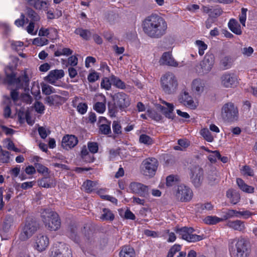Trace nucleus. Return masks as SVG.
Returning <instances> with one entry per match:
<instances>
[{
    "label": "nucleus",
    "mask_w": 257,
    "mask_h": 257,
    "mask_svg": "<svg viewBox=\"0 0 257 257\" xmlns=\"http://www.w3.org/2000/svg\"><path fill=\"white\" fill-rule=\"evenodd\" d=\"M247 9L246 8H242L241 14L239 16V21L243 27L245 26V21L246 20V12Z\"/></svg>",
    "instance_id": "4d7b16f0"
},
{
    "label": "nucleus",
    "mask_w": 257,
    "mask_h": 257,
    "mask_svg": "<svg viewBox=\"0 0 257 257\" xmlns=\"http://www.w3.org/2000/svg\"><path fill=\"white\" fill-rule=\"evenodd\" d=\"M105 103L106 99L105 96H103L102 101L97 102L94 103L93 107L94 110L99 113H103L106 109Z\"/></svg>",
    "instance_id": "c756f323"
},
{
    "label": "nucleus",
    "mask_w": 257,
    "mask_h": 257,
    "mask_svg": "<svg viewBox=\"0 0 257 257\" xmlns=\"http://www.w3.org/2000/svg\"><path fill=\"white\" fill-rule=\"evenodd\" d=\"M118 107L116 105V104H115V103L114 104L108 103V114L110 117L115 116V115L117 112Z\"/></svg>",
    "instance_id": "09e8293b"
},
{
    "label": "nucleus",
    "mask_w": 257,
    "mask_h": 257,
    "mask_svg": "<svg viewBox=\"0 0 257 257\" xmlns=\"http://www.w3.org/2000/svg\"><path fill=\"white\" fill-rule=\"evenodd\" d=\"M34 246L39 251L45 250L49 244V239L44 234H38L34 239Z\"/></svg>",
    "instance_id": "dca6fc26"
},
{
    "label": "nucleus",
    "mask_w": 257,
    "mask_h": 257,
    "mask_svg": "<svg viewBox=\"0 0 257 257\" xmlns=\"http://www.w3.org/2000/svg\"><path fill=\"white\" fill-rule=\"evenodd\" d=\"M179 181L177 176L171 175L166 178V185L168 187H172L178 184Z\"/></svg>",
    "instance_id": "a19ab883"
},
{
    "label": "nucleus",
    "mask_w": 257,
    "mask_h": 257,
    "mask_svg": "<svg viewBox=\"0 0 257 257\" xmlns=\"http://www.w3.org/2000/svg\"><path fill=\"white\" fill-rule=\"evenodd\" d=\"M226 225L231 229L239 231H243L245 228L244 222L239 220H229L227 222Z\"/></svg>",
    "instance_id": "b1692460"
},
{
    "label": "nucleus",
    "mask_w": 257,
    "mask_h": 257,
    "mask_svg": "<svg viewBox=\"0 0 257 257\" xmlns=\"http://www.w3.org/2000/svg\"><path fill=\"white\" fill-rule=\"evenodd\" d=\"M68 235L75 242L78 243L80 241L79 229L76 225H71L69 227Z\"/></svg>",
    "instance_id": "393cba45"
},
{
    "label": "nucleus",
    "mask_w": 257,
    "mask_h": 257,
    "mask_svg": "<svg viewBox=\"0 0 257 257\" xmlns=\"http://www.w3.org/2000/svg\"><path fill=\"white\" fill-rule=\"evenodd\" d=\"M41 86L42 93L45 95H48L57 92L52 86L48 84L43 83L41 84Z\"/></svg>",
    "instance_id": "37998d69"
},
{
    "label": "nucleus",
    "mask_w": 257,
    "mask_h": 257,
    "mask_svg": "<svg viewBox=\"0 0 257 257\" xmlns=\"http://www.w3.org/2000/svg\"><path fill=\"white\" fill-rule=\"evenodd\" d=\"M158 161L155 158H148L142 163L144 174L148 176L154 175L157 168Z\"/></svg>",
    "instance_id": "9b49d317"
},
{
    "label": "nucleus",
    "mask_w": 257,
    "mask_h": 257,
    "mask_svg": "<svg viewBox=\"0 0 257 257\" xmlns=\"http://www.w3.org/2000/svg\"><path fill=\"white\" fill-rule=\"evenodd\" d=\"M38 228L37 222L34 220H28L20 235L19 238L21 240H26L31 237Z\"/></svg>",
    "instance_id": "9d476101"
},
{
    "label": "nucleus",
    "mask_w": 257,
    "mask_h": 257,
    "mask_svg": "<svg viewBox=\"0 0 257 257\" xmlns=\"http://www.w3.org/2000/svg\"><path fill=\"white\" fill-rule=\"evenodd\" d=\"M6 81L10 84H15L18 88H24L26 89L29 84V78L25 71L22 76L18 78H16V75L14 73L12 72L11 74H8L6 69Z\"/></svg>",
    "instance_id": "0eeeda50"
},
{
    "label": "nucleus",
    "mask_w": 257,
    "mask_h": 257,
    "mask_svg": "<svg viewBox=\"0 0 257 257\" xmlns=\"http://www.w3.org/2000/svg\"><path fill=\"white\" fill-rule=\"evenodd\" d=\"M174 194L176 199L181 202L189 201L193 197L192 190L184 184L178 185Z\"/></svg>",
    "instance_id": "6e6552de"
},
{
    "label": "nucleus",
    "mask_w": 257,
    "mask_h": 257,
    "mask_svg": "<svg viewBox=\"0 0 257 257\" xmlns=\"http://www.w3.org/2000/svg\"><path fill=\"white\" fill-rule=\"evenodd\" d=\"M100 132L104 135H108L111 133L110 122L102 123L99 125Z\"/></svg>",
    "instance_id": "a18cd8bd"
},
{
    "label": "nucleus",
    "mask_w": 257,
    "mask_h": 257,
    "mask_svg": "<svg viewBox=\"0 0 257 257\" xmlns=\"http://www.w3.org/2000/svg\"><path fill=\"white\" fill-rule=\"evenodd\" d=\"M88 108L87 104L85 103H79L77 106V110L81 114H85Z\"/></svg>",
    "instance_id": "e2e57ef3"
},
{
    "label": "nucleus",
    "mask_w": 257,
    "mask_h": 257,
    "mask_svg": "<svg viewBox=\"0 0 257 257\" xmlns=\"http://www.w3.org/2000/svg\"><path fill=\"white\" fill-rule=\"evenodd\" d=\"M229 29L234 34L240 35L242 33L240 25L235 19H232L229 20L228 23Z\"/></svg>",
    "instance_id": "a878e982"
},
{
    "label": "nucleus",
    "mask_w": 257,
    "mask_h": 257,
    "mask_svg": "<svg viewBox=\"0 0 257 257\" xmlns=\"http://www.w3.org/2000/svg\"><path fill=\"white\" fill-rule=\"evenodd\" d=\"M214 63V56L212 53H207L205 54L203 60L200 62V72L207 74L212 69Z\"/></svg>",
    "instance_id": "4468645a"
},
{
    "label": "nucleus",
    "mask_w": 257,
    "mask_h": 257,
    "mask_svg": "<svg viewBox=\"0 0 257 257\" xmlns=\"http://www.w3.org/2000/svg\"><path fill=\"white\" fill-rule=\"evenodd\" d=\"M238 83L236 75L232 72L224 73L220 77L221 85L226 88L235 87Z\"/></svg>",
    "instance_id": "1a4fd4ad"
},
{
    "label": "nucleus",
    "mask_w": 257,
    "mask_h": 257,
    "mask_svg": "<svg viewBox=\"0 0 257 257\" xmlns=\"http://www.w3.org/2000/svg\"><path fill=\"white\" fill-rule=\"evenodd\" d=\"M39 186L49 188L54 187L56 185V181L50 177H44L38 181Z\"/></svg>",
    "instance_id": "5701e85b"
},
{
    "label": "nucleus",
    "mask_w": 257,
    "mask_h": 257,
    "mask_svg": "<svg viewBox=\"0 0 257 257\" xmlns=\"http://www.w3.org/2000/svg\"><path fill=\"white\" fill-rule=\"evenodd\" d=\"M64 75V72L63 70H54L51 71L49 74L45 77V80L49 83L57 86L56 84L57 81L62 78Z\"/></svg>",
    "instance_id": "a211bd4d"
},
{
    "label": "nucleus",
    "mask_w": 257,
    "mask_h": 257,
    "mask_svg": "<svg viewBox=\"0 0 257 257\" xmlns=\"http://www.w3.org/2000/svg\"><path fill=\"white\" fill-rule=\"evenodd\" d=\"M236 183L238 187L242 191L247 193H252L254 192V188L252 186L247 185L241 179L237 178Z\"/></svg>",
    "instance_id": "bb28decb"
},
{
    "label": "nucleus",
    "mask_w": 257,
    "mask_h": 257,
    "mask_svg": "<svg viewBox=\"0 0 257 257\" xmlns=\"http://www.w3.org/2000/svg\"><path fill=\"white\" fill-rule=\"evenodd\" d=\"M240 211L235 210H229L224 216V220L233 217H240Z\"/></svg>",
    "instance_id": "49530a36"
},
{
    "label": "nucleus",
    "mask_w": 257,
    "mask_h": 257,
    "mask_svg": "<svg viewBox=\"0 0 257 257\" xmlns=\"http://www.w3.org/2000/svg\"><path fill=\"white\" fill-rule=\"evenodd\" d=\"M224 220V218H221L216 216H207L204 218L203 221L207 224L214 225Z\"/></svg>",
    "instance_id": "7c9ffc66"
},
{
    "label": "nucleus",
    "mask_w": 257,
    "mask_h": 257,
    "mask_svg": "<svg viewBox=\"0 0 257 257\" xmlns=\"http://www.w3.org/2000/svg\"><path fill=\"white\" fill-rule=\"evenodd\" d=\"M194 229L192 227H183L176 229V233L182 239L190 242H194L202 240L203 235L194 234Z\"/></svg>",
    "instance_id": "423d86ee"
},
{
    "label": "nucleus",
    "mask_w": 257,
    "mask_h": 257,
    "mask_svg": "<svg viewBox=\"0 0 257 257\" xmlns=\"http://www.w3.org/2000/svg\"><path fill=\"white\" fill-rule=\"evenodd\" d=\"M78 141L76 137L72 135H67L63 137L62 140V146L68 150L74 148L77 144Z\"/></svg>",
    "instance_id": "6ab92c4d"
},
{
    "label": "nucleus",
    "mask_w": 257,
    "mask_h": 257,
    "mask_svg": "<svg viewBox=\"0 0 257 257\" xmlns=\"http://www.w3.org/2000/svg\"><path fill=\"white\" fill-rule=\"evenodd\" d=\"M205 83L203 80L195 79L191 83V89L193 94L196 95H200L204 91Z\"/></svg>",
    "instance_id": "aec40b11"
},
{
    "label": "nucleus",
    "mask_w": 257,
    "mask_h": 257,
    "mask_svg": "<svg viewBox=\"0 0 257 257\" xmlns=\"http://www.w3.org/2000/svg\"><path fill=\"white\" fill-rule=\"evenodd\" d=\"M50 257H72L71 251L67 247L63 252H60L59 250L52 251Z\"/></svg>",
    "instance_id": "2f4dec72"
},
{
    "label": "nucleus",
    "mask_w": 257,
    "mask_h": 257,
    "mask_svg": "<svg viewBox=\"0 0 257 257\" xmlns=\"http://www.w3.org/2000/svg\"><path fill=\"white\" fill-rule=\"evenodd\" d=\"M41 217L45 227L48 230L56 231L60 227L59 217L56 212L51 209H44L41 213Z\"/></svg>",
    "instance_id": "7ed1b4c3"
},
{
    "label": "nucleus",
    "mask_w": 257,
    "mask_h": 257,
    "mask_svg": "<svg viewBox=\"0 0 257 257\" xmlns=\"http://www.w3.org/2000/svg\"><path fill=\"white\" fill-rule=\"evenodd\" d=\"M97 183L90 181L87 180L84 182L83 184V187L86 192H91L96 189Z\"/></svg>",
    "instance_id": "72a5a7b5"
},
{
    "label": "nucleus",
    "mask_w": 257,
    "mask_h": 257,
    "mask_svg": "<svg viewBox=\"0 0 257 257\" xmlns=\"http://www.w3.org/2000/svg\"><path fill=\"white\" fill-rule=\"evenodd\" d=\"M221 158V155L219 152L217 151L212 152V154L208 156V160L211 163H215L217 159H219Z\"/></svg>",
    "instance_id": "13d9d810"
},
{
    "label": "nucleus",
    "mask_w": 257,
    "mask_h": 257,
    "mask_svg": "<svg viewBox=\"0 0 257 257\" xmlns=\"http://www.w3.org/2000/svg\"><path fill=\"white\" fill-rule=\"evenodd\" d=\"M110 80L113 84L115 87L120 88H125V85L123 82H122L119 78L115 76L114 75H111L110 76Z\"/></svg>",
    "instance_id": "e433bc0d"
},
{
    "label": "nucleus",
    "mask_w": 257,
    "mask_h": 257,
    "mask_svg": "<svg viewBox=\"0 0 257 257\" xmlns=\"http://www.w3.org/2000/svg\"><path fill=\"white\" fill-rule=\"evenodd\" d=\"M48 43V40L45 38L38 37L33 40V44L38 46L46 45Z\"/></svg>",
    "instance_id": "8fccbe9b"
},
{
    "label": "nucleus",
    "mask_w": 257,
    "mask_h": 257,
    "mask_svg": "<svg viewBox=\"0 0 257 257\" xmlns=\"http://www.w3.org/2000/svg\"><path fill=\"white\" fill-rule=\"evenodd\" d=\"M243 175L252 176L253 175V170L248 166H244L241 170Z\"/></svg>",
    "instance_id": "69168bd1"
},
{
    "label": "nucleus",
    "mask_w": 257,
    "mask_h": 257,
    "mask_svg": "<svg viewBox=\"0 0 257 257\" xmlns=\"http://www.w3.org/2000/svg\"><path fill=\"white\" fill-rule=\"evenodd\" d=\"M103 214L100 217L102 220H112L114 218V216L112 212L108 209H103Z\"/></svg>",
    "instance_id": "4c0bfd02"
},
{
    "label": "nucleus",
    "mask_w": 257,
    "mask_h": 257,
    "mask_svg": "<svg viewBox=\"0 0 257 257\" xmlns=\"http://www.w3.org/2000/svg\"><path fill=\"white\" fill-rule=\"evenodd\" d=\"M143 30L148 36L159 38L166 32L167 24L161 16L152 14L147 17L143 22Z\"/></svg>",
    "instance_id": "f257e3e1"
},
{
    "label": "nucleus",
    "mask_w": 257,
    "mask_h": 257,
    "mask_svg": "<svg viewBox=\"0 0 257 257\" xmlns=\"http://www.w3.org/2000/svg\"><path fill=\"white\" fill-rule=\"evenodd\" d=\"M112 130L114 134H120L121 133V127L119 122L114 121L112 125Z\"/></svg>",
    "instance_id": "0e129e2a"
},
{
    "label": "nucleus",
    "mask_w": 257,
    "mask_h": 257,
    "mask_svg": "<svg viewBox=\"0 0 257 257\" xmlns=\"http://www.w3.org/2000/svg\"><path fill=\"white\" fill-rule=\"evenodd\" d=\"M36 3L39 5V7H34L35 9L38 10H47L49 4L47 0H36Z\"/></svg>",
    "instance_id": "3c124183"
},
{
    "label": "nucleus",
    "mask_w": 257,
    "mask_h": 257,
    "mask_svg": "<svg viewBox=\"0 0 257 257\" xmlns=\"http://www.w3.org/2000/svg\"><path fill=\"white\" fill-rule=\"evenodd\" d=\"M38 130L41 138L43 139H45L50 134V130L45 127H39Z\"/></svg>",
    "instance_id": "6e6d98bb"
},
{
    "label": "nucleus",
    "mask_w": 257,
    "mask_h": 257,
    "mask_svg": "<svg viewBox=\"0 0 257 257\" xmlns=\"http://www.w3.org/2000/svg\"><path fill=\"white\" fill-rule=\"evenodd\" d=\"M213 208V205L209 202L205 203H199L196 205L195 209L198 212H202L204 211L211 210Z\"/></svg>",
    "instance_id": "c9c22d12"
},
{
    "label": "nucleus",
    "mask_w": 257,
    "mask_h": 257,
    "mask_svg": "<svg viewBox=\"0 0 257 257\" xmlns=\"http://www.w3.org/2000/svg\"><path fill=\"white\" fill-rule=\"evenodd\" d=\"M226 196L230 199L231 203L236 204L240 200V194L238 192L233 190H228L226 192Z\"/></svg>",
    "instance_id": "cd10ccee"
},
{
    "label": "nucleus",
    "mask_w": 257,
    "mask_h": 257,
    "mask_svg": "<svg viewBox=\"0 0 257 257\" xmlns=\"http://www.w3.org/2000/svg\"><path fill=\"white\" fill-rule=\"evenodd\" d=\"M129 189L132 193L142 197H147L149 195L148 187L139 182H132L129 185Z\"/></svg>",
    "instance_id": "f8f14e48"
},
{
    "label": "nucleus",
    "mask_w": 257,
    "mask_h": 257,
    "mask_svg": "<svg viewBox=\"0 0 257 257\" xmlns=\"http://www.w3.org/2000/svg\"><path fill=\"white\" fill-rule=\"evenodd\" d=\"M34 108L36 112L41 114L43 113L45 110V106L44 104L38 101L35 102Z\"/></svg>",
    "instance_id": "bf43d9fd"
},
{
    "label": "nucleus",
    "mask_w": 257,
    "mask_h": 257,
    "mask_svg": "<svg viewBox=\"0 0 257 257\" xmlns=\"http://www.w3.org/2000/svg\"><path fill=\"white\" fill-rule=\"evenodd\" d=\"M223 11L222 9L219 7L216 8L212 10L209 16L213 18H217L222 15Z\"/></svg>",
    "instance_id": "338daca9"
},
{
    "label": "nucleus",
    "mask_w": 257,
    "mask_h": 257,
    "mask_svg": "<svg viewBox=\"0 0 257 257\" xmlns=\"http://www.w3.org/2000/svg\"><path fill=\"white\" fill-rule=\"evenodd\" d=\"M81 156L86 162H91L93 161V156L89 153L86 146L82 147L81 151Z\"/></svg>",
    "instance_id": "f704fd0d"
},
{
    "label": "nucleus",
    "mask_w": 257,
    "mask_h": 257,
    "mask_svg": "<svg viewBox=\"0 0 257 257\" xmlns=\"http://www.w3.org/2000/svg\"><path fill=\"white\" fill-rule=\"evenodd\" d=\"M73 51L68 48H63L59 49L55 52V56L59 57L60 56H69L72 54Z\"/></svg>",
    "instance_id": "79ce46f5"
},
{
    "label": "nucleus",
    "mask_w": 257,
    "mask_h": 257,
    "mask_svg": "<svg viewBox=\"0 0 257 257\" xmlns=\"http://www.w3.org/2000/svg\"><path fill=\"white\" fill-rule=\"evenodd\" d=\"M221 116L225 120L233 121L237 120L238 117V110L234 103L227 102L221 108Z\"/></svg>",
    "instance_id": "39448f33"
},
{
    "label": "nucleus",
    "mask_w": 257,
    "mask_h": 257,
    "mask_svg": "<svg viewBox=\"0 0 257 257\" xmlns=\"http://www.w3.org/2000/svg\"><path fill=\"white\" fill-rule=\"evenodd\" d=\"M111 84L110 77L109 78L105 77L102 80L100 86L106 90H109L111 88Z\"/></svg>",
    "instance_id": "603ef678"
},
{
    "label": "nucleus",
    "mask_w": 257,
    "mask_h": 257,
    "mask_svg": "<svg viewBox=\"0 0 257 257\" xmlns=\"http://www.w3.org/2000/svg\"><path fill=\"white\" fill-rule=\"evenodd\" d=\"M233 59L230 56H225L221 60L220 64L223 69H228L231 67Z\"/></svg>",
    "instance_id": "473e14b6"
},
{
    "label": "nucleus",
    "mask_w": 257,
    "mask_h": 257,
    "mask_svg": "<svg viewBox=\"0 0 257 257\" xmlns=\"http://www.w3.org/2000/svg\"><path fill=\"white\" fill-rule=\"evenodd\" d=\"M113 99L115 104L120 109H124L130 105V99L128 96L123 92L115 94L113 96Z\"/></svg>",
    "instance_id": "2eb2a0df"
},
{
    "label": "nucleus",
    "mask_w": 257,
    "mask_h": 257,
    "mask_svg": "<svg viewBox=\"0 0 257 257\" xmlns=\"http://www.w3.org/2000/svg\"><path fill=\"white\" fill-rule=\"evenodd\" d=\"M179 101L184 105L192 109H196L198 105V102L193 100L192 96L186 91H184L180 94Z\"/></svg>",
    "instance_id": "f3484780"
},
{
    "label": "nucleus",
    "mask_w": 257,
    "mask_h": 257,
    "mask_svg": "<svg viewBox=\"0 0 257 257\" xmlns=\"http://www.w3.org/2000/svg\"><path fill=\"white\" fill-rule=\"evenodd\" d=\"M120 257H135V252L133 248L124 246L119 252Z\"/></svg>",
    "instance_id": "c85d7f7f"
},
{
    "label": "nucleus",
    "mask_w": 257,
    "mask_h": 257,
    "mask_svg": "<svg viewBox=\"0 0 257 257\" xmlns=\"http://www.w3.org/2000/svg\"><path fill=\"white\" fill-rule=\"evenodd\" d=\"M200 134L208 142H212L214 140L213 137L212 136L209 130L207 128L202 129L200 131Z\"/></svg>",
    "instance_id": "ea45409f"
},
{
    "label": "nucleus",
    "mask_w": 257,
    "mask_h": 257,
    "mask_svg": "<svg viewBox=\"0 0 257 257\" xmlns=\"http://www.w3.org/2000/svg\"><path fill=\"white\" fill-rule=\"evenodd\" d=\"M161 85L163 90L167 94H173L177 89L178 80L172 72L165 73L161 78Z\"/></svg>",
    "instance_id": "20e7f679"
},
{
    "label": "nucleus",
    "mask_w": 257,
    "mask_h": 257,
    "mask_svg": "<svg viewBox=\"0 0 257 257\" xmlns=\"http://www.w3.org/2000/svg\"><path fill=\"white\" fill-rule=\"evenodd\" d=\"M139 141L141 143L150 145L153 143L152 139L149 136L142 134L140 136Z\"/></svg>",
    "instance_id": "de8ad7c7"
},
{
    "label": "nucleus",
    "mask_w": 257,
    "mask_h": 257,
    "mask_svg": "<svg viewBox=\"0 0 257 257\" xmlns=\"http://www.w3.org/2000/svg\"><path fill=\"white\" fill-rule=\"evenodd\" d=\"M35 168L37 169V172L40 174L45 175L49 173L48 168L41 164H36Z\"/></svg>",
    "instance_id": "5fc2aeb1"
},
{
    "label": "nucleus",
    "mask_w": 257,
    "mask_h": 257,
    "mask_svg": "<svg viewBox=\"0 0 257 257\" xmlns=\"http://www.w3.org/2000/svg\"><path fill=\"white\" fill-rule=\"evenodd\" d=\"M190 179L193 185L198 187L201 185L203 180V170L198 166H194L190 170Z\"/></svg>",
    "instance_id": "ddd939ff"
},
{
    "label": "nucleus",
    "mask_w": 257,
    "mask_h": 257,
    "mask_svg": "<svg viewBox=\"0 0 257 257\" xmlns=\"http://www.w3.org/2000/svg\"><path fill=\"white\" fill-rule=\"evenodd\" d=\"M166 107L160 106V109L164 115L168 118L173 119L175 117L174 112V106L172 103L167 102L165 101H162Z\"/></svg>",
    "instance_id": "4be33fe9"
},
{
    "label": "nucleus",
    "mask_w": 257,
    "mask_h": 257,
    "mask_svg": "<svg viewBox=\"0 0 257 257\" xmlns=\"http://www.w3.org/2000/svg\"><path fill=\"white\" fill-rule=\"evenodd\" d=\"M229 251L231 257H247L248 253L247 240L242 237L230 239Z\"/></svg>",
    "instance_id": "f03ea898"
},
{
    "label": "nucleus",
    "mask_w": 257,
    "mask_h": 257,
    "mask_svg": "<svg viewBox=\"0 0 257 257\" xmlns=\"http://www.w3.org/2000/svg\"><path fill=\"white\" fill-rule=\"evenodd\" d=\"M88 148L90 152L92 154H95L97 152L98 146L96 143L88 142L87 144Z\"/></svg>",
    "instance_id": "680f3d73"
},
{
    "label": "nucleus",
    "mask_w": 257,
    "mask_h": 257,
    "mask_svg": "<svg viewBox=\"0 0 257 257\" xmlns=\"http://www.w3.org/2000/svg\"><path fill=\"white\" fill-rule=\"evenodd\" d=\"M160 65H166L168 66L177 67L178 63L172 57V54L170 52H165L163 54L159 60Z\"/></svg>",
    "instance_id": "412c9836"
},
{
    "label": "nucleus",
    "mask_w": 257,
    "mask_h": 257,
    "mask_svg": "<svg viewBox=\"0 0 257 257\" xmlns=\"http://www.w3.org/2000/svg\"><path fill=\"white\" fill-rule=\"evenodd\" d=\"M75 33L80 35L82 38L85 40H88L91 36L90 31L81 28L76 29L75 31Z\"/></svg>",
    "instance_id": "c03bdc74"
},
{
    "label": "nucleus",
    "mask_w": 257,
    "mask_h": 257,
    "mask_svg": "<svg viewBox=\"0 0 257 257\" xmlns=\"http://www.w3.org/2000/svg\"><path fill=\"white\" fill-rule=\"evenodd\" d=\"M195 44L198 49V53L200 56L204 54V51L207 49V45L201 40H196Z\"/></svg>",
    "instance_id": "58836bf2"
},
{
    "label": "nucleus",
    "mask_w": 257,
    "mask_h": 257,
    "mask_svg": "<svg viewBox=\"0 0 257 257\" xmlns=\"http://www.w3.org/2000/svg\"><path fill=\"white\" fill-rule=\"evenodd\" d=\"M148 114L149 117L156 121H159L162 118L161 115L155 110H148Z\"/></svg>",
    "instance_id": "864d4df0"
},
{
    "label": "nucleus",
    "mask_w": 257,
    "mask_h": 257,
    "mask_svg": "<svg viewBox=\"0 0 257 257\" xmlns=\"http://www.w3.org/2000/svg\"><path fill=\"white\" fill-rule=\"evenodd\" d=\"M59 98L58 95H53L46 98V102L50 106L54 105V103Z\"/></svg>",
    "instance_id": "052dcab7"
},
{
    "label": "nucleus",
    "mask_w": 257,
    "mask_h": 257,
    "mask_svg": "<svg viewBox=\"0 0 257 257\" xmlns=\"http://www.w3.org/2000/svg\"><path fill=\"white\" fill-rule=\"evenodd\" d=\"M254 50L251 47H244L241 49V53L244 56L246 57L250 56L253 53Z\"/></svg>",
    "instance_id": "774afa93"
}]
</instances>
